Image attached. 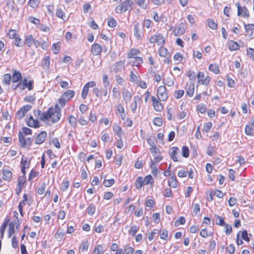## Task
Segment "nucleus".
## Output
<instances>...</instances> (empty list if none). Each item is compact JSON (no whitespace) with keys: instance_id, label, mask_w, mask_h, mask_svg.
<instances>
[{"instance_id":"58836bf2","label":"nucleus","mask_w":254,"mask_h":254,"mask_svg":"<svg viewBox=\"0 0 254 254\" xmlns=\"http://www.w3.org/2000/svg\"><path fill=\"white\" fill-rule=\"evenodd\" d=\"M116 109L118 113L120 114L121 119L122 120H125L126 115L125 114V110L123 105L121 103H118L116 106Z\"/></svg>"},{"instance_id":"ddd939ff","label":"nucleus","mask_w":254,"mask_h":254,"mask_svg":"<svg viewBox=\"0 0 254 254\" xmlns=\"http://www.w3.org/2000/svg\"><path fill=\"white\" fill-rule=\"evenodd\" d=\"M18 139L21 148H29L32 144L33 139L31 137L18 136Z\"/></svg>"},{"instance_id":"a18cd8bd","label":"nucleus","mask_w":254,"mask_h":254,"mask_svg":"<svg viewBox=\"0 0 254 254\" xmlns=\"http://www.w3.org/2000/svg\"><path fill=\"white\" fill-rule=\"evenodd\" d=\"M62 45V43L60 41H59L56 43H54L52 44L51 47V50L53 53V54L55 55H57L60 53L61 51V47Z\"/></svg>"},{"instance_id":"f3484780","label":"nucleus","mask_w":254,"mask_h":254,"mask_svg":"<svg viewBox=\"0 0 254 254\" xmlns=\"http://www.w3.org/2000/svg\"><path fill=\"white\" fill-rule=\"evenodd\" d=\"M236 243L238 245H241L243 244L242 240L248 242L250 241V238L248 237V234L247 230L239 231L237 234Z\"/></svg>"},{"instance_id":"9d476101","label":"nucleus","mask_w":254,"mask_h":254,"mask_svg":"<svg viewBox=\"0 0 254 254\" xmlns=\"http://www.w3.org/2000/svg\"><path fill=\"white\" fill-rule=\"evenodd\" d=\"M159 56L161 58H164L163 60L164 64H171L172 63L171 56L169 52L168 49L164 47V45L159 47L158 49Z\"/></svg>"},{"instance_id":"69168bd1","label":"nucleus","mask_w":254,"mask_h":254,"mask_svg":"<svg viewBox=\"0 0 254 254\" xmlns=\"http://www.w3.org/2000/svg\"><path fill=\"white\" fill-rule=\"evenodd\" d=\"M137 86L142 89H146L147 88L148 84L147 82L141 79L140 78L137 82L135 83Z\"/></svg>"},{"instance_id":"8fccbe9b","label":"nucleus","mask_w":254,"mask_h":254,"mask_svg":"<svg viewBox=\"0 0 254 254\" xmlns=\"http://www.w3.org/2000/svg\"><path fill=\"white\" fill-rule=\"evenodd\" d=\"M213 232H209L207 228H203L199 232L200 236L203 238L212 237L213 236Z\"/></svg>"},{"instance_id":"e2e57ef3","label":"nucleus","mask_w":254,"mask_h":254,"mask_svg":"<svg viewBox=\"0 0 254 254\" xmlns=\"http://www.w3.org/2000/svg\"><path fill=\"white\" fill-rule=\"evenodd\" d=\"M182 156L185 158H188L190 156V150L189 147L186 145L182 146L181 149Z\"/></svg>"},{"instance_id":"5fc2aeb1","label":"nucleus","mask_w":254,"mask_h":254,"mask_svg":"<svg viewBox=\"0 0 254 254\" xmlns=\"http://www.w3.org/2000/svg\"><path fill=\"white\" fill-rule=\"evenodd\" d=\"M39 0H29L27 5L34 10H36L40 4Z\"/></svg>"},{"instance_id":"f704fd0d","label":"nucleus","mask_w":254,"mask_h":254,"mask_svg":"<svg viewBox=\"0 0 254 254\" xmlns=\"http://www.w3.org/2000/svg\"><path fill=\"white\" fill-rule=\"evenodd\" d=\"M123 99L126 103L129 102L132 98V93L127 89H124L122 92Z\"/></svg>"},{"instance_id":"c9c22d12","label":"nucleus","mask_w":254,"mask_h":254,"mask_svg":"<svg viewBox=\"0 0 254 254\" xmlns=\"http://www.w3.org/2000/svg\"><path fill=\"white\" fill-rule=\"evenodd\" d=\"M12 82L13 83H17L21 81L22 80V74L19 71L16 69L13 70L12 74Z\"/></svg>"},{"instance_id":"603ef678","label":"nucleus","mask_w":254,"mask_h":254,"mask_svg":"<svg viewBox=\"0 0 254 254\" xmlns=\"http://www.w3.org/2000/svg\"><path fill=\"white\" fill-rule=\"evenodd\" d=\"M143 178L142 177H138L134 183L135 188L139 190L141 189L143 185H144Z\"/></svg>"},{"instance_id":"680f3d73","label":"nucleus","mask_w":254,"mask_h":254,"mask_svg":"<svg viewBox=\"0 0 254 254\" xmlns=\"http://www.w3.org/2000/svg\"><path fill=\"white\" fill-rule=\"evenodd\" d=\"M226 77L228 86L232 88H235L236 85V80L230 77L229 75H226Z\"/></svg>"},{"instance_id":"052dcab7","label":"nucleus","mask_w":254,"mask_h":254,"mask_svg":"<svg viewBox=\"0 0 254 254\" xmlns=\"http://www.w3.org/2000/svg\"><path fill=\"white\" fill-rule=\"evenodd\" d=\"M254 127L250 125V124H247L246 125L245 127V132L246 135L249 136H253L254 135Z\"/></svg>"},{"instance_id":"6e6d98bb","label":"nucleus","mask_w":254,"mask_h":254,"mask_svg":"<svg viewBox=\"0 0 254 254\" xmlns=\"http://www.w3.org/2000/svg\"><path fill=\"white\" fill-rule=\"evenodd\" d=\"M89 247V243L88 241L85 240L82 241L81 243L80 246L79 247V249L82 253L87 252Z\"/></svg>"},{"instance_id":"f03ea898","label":"nucleus","mask_w":254,"mask_h":254,"mask_svg":"<svg viewBox=\"0 0 254 254\" xmlns=\"http://www.w3.org/2000/svg\"><path fill=\"white\" fill-rule=\"evenodd\" d=\"M44 114L42 118L44 120V122L47 123H57L61 117V111L58 104L49 108L46 111L44 112Z\"/></svg>"},{"instance_id":"79ce46f5","label":"nucleus","mask_w":254,"mask_h":254,"mask_svg":"<svg viewBox=\"0 0 254 254\" xmlns=\"http://www.w3.org/2000/svg\"><path fill=\"white\" fill-rule=\"evenodd\" d=\"M32 130L26 127H22L21 129L19 131L18 136L30 135L32 134Z\"/></svg>"},{"instance_id":"a19ab883","label":"nucleus","mask_w":254,"mask_h":254,"mask_svg":"<svg viewBox=\"0 0 254 254\" xmlns=\"http://www.w3.org/2000/svg\"><path fill=\"white\" fill-rule=\"evenodd\" d=\"M41 66L44 69L48 70L50 66V57L45 56L41 62Z\"/></svg>"},{"instance_id":"5701e85b","label":"nucleus","mask_w":254,"mask_h":254,"mask_svg":"<svg viewBox=\"0 0 254 254\" xmlns=\"http://www.w3.org/2000/svg\"><path fill=\"white\" fill-rule=\"evenodd\" d=\"M209 197H207V199L208 201L211 202L213 200V196H216L218 198H222L224 196L223 192L219 190L214 189L211 190L208 192Z\"/></svg>"},{"instance_id":"aec40b11","label":"nucleus","mask_w":254,"mask_h":254,"mask_svg":"<svg viewBox=\"0 0 254 254\" xmlns=\"http://www.w3.org/2000/svg\"><path fill=\"white\" fill-rule=\"evenodd\" d=\"M48 133L46 131L43 130L38 133L35 137L34 143L36 145H41L46 140Z\"/></svg>"},{"instance_id":"37998d69","label":"nucleus","mask_w":254,"mask_h":254,"mask_svg":"<svg viewBox=\"0 0 254 254\" xmlns=\"http://www.w3.org/2000/svg\"><path fill=\"white\" fill-rule=\"evenodd\" d=\"M244 28L246 35L252 36L254 32V24H244Z\"/></svg>"},{"instance_id":"864d4df0","label":"nucleus","mask_w":254,"mask_h":254,"mask_svg":"<svg viewBox=\"0 0 254 254\" xmlns=\"http://www.w3.org/2000/svg\"><path fill=\"white\" fill-rule=\"evenodd\" d=\"M117 20L113 17H109L107 19V25L112 28H115L117 26Z\"/></svg>"},{"instance_id":"473e14b6","label":"nucleus","mask_w":254,"mask_h":254,"mask_svg":"<svg viewBox=\"0 0 254 254\" xmlns=\"http://www.w3.org/2000/svg\"><path fill=\"white\" fill-rule=\"evenodd\" d=\"M135 69L131 70L129 72V80L131 83H135L141 78L140 76L138 74L136 71L134 72Z\"/></svg>"},{"instance_id":"4c0bfd02","label":"nucleus","mask_w":254,"mask_h":254,"mask_svg":"<svg viewBox=\"0 0 254 254\" xmlns=\"http://www.w3.org/2000/svg\"><path fill=\"white\" fill-rule=\"evenodd\" d=\"M56 16L58 18L62 19L64 22L67 21V20L64 10L61 8H57L56 11Z\"/></svg>"},{"instance_id":"b1692460","label":"nucleus","mask_w":254,"mask_h":254,"mask_svg":"<svg viewBox=\"0 0 254 254\" xmlns=\"http://www.w3.org/2000/svg\"><path fill=\"white\" fill-rule=\"evenodd\" d=\"M208 69L214 74H220L221 73V64L212 63L209 64Z\"/></svg>"},{"instance_id":"c756f323","label":"nucleus","mask_w":254,"mask_h":254,"mask_svg":"<svg viewBox=\"0 0 254 254\" xmlns=\"http://www.w3.org/2000/svg\"><path fill=\"white\" fill-rule=\"evenodd\" d=\"M186 25L184 23H179L174 30V33L175 36H181L186 31Z\"/></svg>"},{"instance_id":"0e129e2a","label":"nucleus","mask_w":254,"mask_h":254,"mask_svg":"<svg viewBox=\"0 0 254 254\" xmlns=\"http://www.w3.org/2000/svg\"><path fill=\"white\" fill-rule=\"evenodd\" d=\"M183 55L181 53L177 52L173 56L174 61L175 62V64H180L183 60Z\"/></svg>"},{"instance_id":"7ed1b4c3","label":"nucleus","mask_w":254,"mask_h":254,"mask_svg":"<svg viewBox=\"0 0 254 254\" xmlns=\"http://www.w3.org/2000/svg\"><path fill=\"white\" fill-rule=\"evenodd\" d=\"M75 95V92L73 90L67 89L65 90L58 99L59 105H60L61 108L64 107L66 103L74 98Z\"/></svg>"},{"instance_id":"c85d7f7f","label":"nucleus","mask_w":254,"mask_h":254,"mask_svg":"<svg viewBox=\"0 0 254 254\" xmlns=\"http://www.w3.org/2000/svg\"><path fill=\"white\" fill-rule=\"evenodd\" d=\"M131 60H132L130 63L131 65L137 68L141 67L142 64L144 62L143 58L140 57V55H137L135 57H134Z\"/></svg>"},{"instance_id":"2f4dec72","label":"nucleus","mask_w":254,"mask_h":254,"mask_svg":"<svg viewBox=\"0 0 254 254\" xmlns=\"http://www.w3.org/2000/svg\"><path fill=\"white\" fill-rule=\"evenodd\" d=\"M113 130L114 134L120 138H121L122 136L125 134V132L121 127L116 123H114L113 125Z\"/></svg>"},{"instance_id":"de8ad7c7","label":"nucleus","mask_w":254,"mask_h":254,"mask_svg":"<svg viewBox=\"0 0 254 254\" xmlns=\"http://www.w3.org/2000/svg\"><path fill=\"white\" fill-rule=\"evenodd\" d=\"M35 39L32 34H29L25 36L24 43L29 48L33 45Z\"/></svg>"},{"instance_id":"e433bc0d","label":"nucleus","mask_w":254,"mask_h":254,"mask_svg":"<svg viewBox=\"0 0 254 254\" xmlns=\"http://www.w3.org/2000/svg\"><path fill=\"white\" fill-rule=\"evenodd\" d=\"M22 89L27 88L29 91L32 90L33 89L34 81L33 80L28 81L26 78H24L22 81Z\"/></svg>"},{"instance_id":"bb28decb","label":"nucleus","mask_w":254,"mask_h":254,"mask_svg":"<svg viewBox=\"0 0 254 254\" xmlns=\"http://www.w3.org/2000/svg\"><path fill=\"white\" fill-rule=\"evenodd\" d=\"M90 51L93 56H100L102 54V48L99 44L94 43L91 46Z\"/></svg>"},{"instance_id":"4be33fe9","label":"nucleus","mask_w":254,"mask_h":254,"mask_svg":"<svg viewBox=\"0 0 254 254\" xmlns=\"http://www.w3.org/2000/svg\"><path fill=\"white\" fill-rule=\"evenodd\" d=\"M179 149L177 146L171 147L169 151L170 158L174 162L181 161L180 156L179 155Z\"/></svg>"},{"instance_id":"423d86ee","label":"nucleus","mask_w":254,"mask_h":254,"mask_svg":"<svg viewBox=\"0 0 254 254\" xmlns=\"http://www.w3.org/2000/svg\"><path fill=\"white\" fill-rule=\"evenodd\" d=\"M33 201L32 196L30 194L24 193L22 196V199L19 201L18 205V211L20 215L23 217L24 216V207L26 204L28 206L31 205Z\"/></svg>"},{"instance_id":"338daca9","label":"nucleus","mask_w":254,"mask_h":254,"mask_svg":"<svg viewBox=\"0 0 254 254\" xmlns=\"http://www.w3.org/2000/svg\"><path fill=\"white\" fill-rule=\"evenodd\" d=\"M212 124L210 122L204 123L203 125V127L202 129V132L204 133L208 132L212 128Z\"/></svg>"},{"instance_id":"393cba45","label":"nucleus","mask_w":254,"mask_h":254,"mask_svg":"<svg viewBox=\"0 0 254 254\" xmlns=\"http://www.w3.org/2000/svg\"><path fill=\"white\" fill-rule=\"evenodd\" d=\"M142 99L139 95H135L133 97V102L130 105V109L133 114L135 113L137 109V105L141 104Z\"/></svg>"},{"instance_id":"a878e982","label":"nucleus","mask_w":254,"mask_h":254,"mask_svg":"<svg viewBox=\"0 0 254 254\" xmlns=\"http://www.w3.org/2000/svg\"><path fill=\"white\" fill-rule=\"evenodd\" d=\"M185 89L186 96L192 97L193 96L195 90L194 83L192 82H187L185 86Z\"/></svg>"},{"instance_id":"cd10ccee","label":"nucleus","mask_w":254,"mask_h":254,"mask_svg":"<svg viewBox=\"0 0 254 254\" xmlns=\"http://www.w3.org/2000/svg\"><path fill=\"white\" fill-rule=\"evenodd\" d=\"M227 47L229 51L233 52L239 50L241 46L237 42L233 40H229L227 42Z\"/></svg>"},{"instance_id":"412c9836","label":"nucleus","mask_w":254,"mask_h":254,"mask_svg":"<svg viewBox=\"0 0 254 254\" xmlns=\"http://www.w3.org/2000/svg\"><path fill=\"white\" fill-rule=\"evenodd\" d=\"M25 122L28 127L32 128H37L41 126V123L38 119H35L32 115L28 117Z\"/></svg>"},{"instance_id":"0eeeda50","label":"nucleus","mask_w":254,"mask_h":254,"mask_svg":"<svg viewBox=\"0 0 254 254\" xmlns=\"http://www.w3.org/2000/svg\"><path fill=\"white\" fill-rule=\"evenodd\" d=\"M148 42L150 44H155L159 47L165 45L166 37L160 33H157L152 35L148 39Z\"/></svg>"},{"instance_id":"20e7f679","label":"nucleus","mask_w":254,"mask_h":254,"mask_svg":"<svg viewBox=\"0 0 254 254\" xmlns=\"http://www.w3.org/2000/svg\"><path fill=\"white\" fill-rule=\"evenodd\" d=\"M6 36L9 39L13 40L14 45L16 47H21L23 46V41L19 36L18 30L9 29Z\"/></svg>"},{"instance_id":"4468645a","label":"nucleus","mask_w":254,"mask_h":254,"mask_svg":"<svg viewBox=\"0 0 254 254\" xmlns=\"http://www.w3.org/2000/svg\"><path fill=\"white\" fill-rule=\"evenodd\" d=\"M151 100L152 101V105L154 110L157 112H161L164 109V105L161 103L162 100L156 98L154 96H151Z\"/></svg>"},{"instance_id":"09e8293b","label":"nucleus","mask_w":254,"mask_h":254,"mask_svg":"<svg viewBox=\"0 0 254 254\" xmlns=\"http://www.w3.org/2000/svg\"><path fill=\"white\" fill-rule=\"evenodd\" d=\"M160 238L166 242L169 240V232L166 229L159 230Z\"/></svg>"},{"instance_id":"7c9ffc66","label":"nucleus","mask_w":254,"mask_h":254,"mask_svg":"<svg viewBox=\"0 0 254 254\" xmlns=\"http://www.w3.org/2000/svg\"><path fill=\"white\" fill-rule=\"evenodd\" d=\"M141 51L137 48H131L127 52V58L128 60H131L134 57L141 55Z\"/></svg>"},{"instance_id":"4d7b16f0","label":"nucleus","mask_w":254,"mask_h":254,"mask_svg":"<svg viewBox=\"0 0 254 254\" xmlns=\"http://www.w3.org/2000/svg\"><path fill=\"white\" fill-rule=\"evenodd\" d=\"M183 105L180 106V108L181 110L179 111L176 115V118L178 120H181L184 119L186 116V112L183 110Z\"/></svg>"},{"instance_id":"13d9d810","label":"nucleus","mask_w":254,"mask_h":254,"mask_svg":"<svg viewBox=\"0 0 254 254\" xmlns=\"http://www.w3.org/2000/svg\"><path fill=\"white\" fill-rule=\"evenodd\" d=\"M207 25L208 27L212 30H216L218 28L217 23L212 18L207 19Z\"/></svg>"},{"instance_id":"72a5a7b5","label":"nucleus","mask_w":254,"mask_h":254,"mask_svg":"<svg viewBox=\"0 0 254 254\" xmlns=\"http://www.w3.org/2000/svg\"><path fill=\"white\" fill-rule=\"evenodd\" d=\"M179 181L175 175H172L168 180V185L170 188L176 189L178 187Z\"/></svg>"},{"instance_id":"774afa93","label":"nucleus","mask_w":254,"mask_h":254,"mask_svg":"<svg viewBox=\"0 0 254 254\" xmlns=\"http://www.w3.org/2000/svg\"><path fill=\"white\" fill-rule=\"evenodd\" d=\"M103 252V248L101 245L95 246L92 251V254H102Z\"/></svg>"},{"instance_id":"1a4fd4ad","label":"nucleus","mask_w":254,"mask_h":254,"mask_svg":"<svg viewBox=\"0 0 254 254\" xmlns=\"http://www.w3.org/2000/svg\"><path fill=\"white\" fill-rule=\"evenodd\" d=\"M13 169L9 166L2 167L0 171L1 178L5 182H10L13 179Z\"/></svg>"},{"instance_id":"39448f33","label":"nucleus","mask_w":254,"mask_h":254,"mask_svg":"<svg viewBox=\"0 0 254 254\" xmlns=\"http://www.w3.org/2000/svg\"><path fill=\"white\" fill-rule=\"evenodd\" d=\"M134 4L132 0H125L115 8V12L118 14H122L127 10H131Z\"/></svg>"},{"instance_id":"f8f14e48","label":"nucleus","mask_w":254,"mask_h":254,"mask_svg":"<svg viewBox=\"0 0 254 254\" xmlns=\"http://www.w3.org/2000/svg\"><path fill=\"white\" fill-rule=\"evenodd\" d=\"M162 100V102H166L168 99V92L165 85H160L158 87L156 91V97Z\"/></svg>"},{"instance_id":"a211bd4d","label":"nucleus","mask_w":254,"mask_h":254,"mask_svg":"<svg viewBox=\"0 0 254 254\" xmlns=\"http://www.w3.org/2000/svg\"><path fill=\"white\" fill-rule=\"evenodd\" d=\"M26 183V178L25 175H22L18 177L17 179V188L15 192L17 195H19L22 190L25 187Z\"/></svg>"},{"instance_id":"49530a36","label":"nucleus","mask_w":254,"mask_h":254,"mask_svg":"<svg viewBox=\"0 0 254 254\" xmlns=\"http://www.w3.org/2000/svg\"><path fill=\"white\" fill-rule=\"evenodd\" d=\"M175 107L168 108L167 109V118L169 121H172L175 119Z\"/></svg>"},{"instance_id":"6e6552de","label":"nucleus","mask_w":254,"mask_h":254,"mask_svg":"<svg viewBox=\"0 0 254 254\" xmlns=\"http://www.w3.org/2000/svg\"><path fill=\"white\" fill-rule=\"evenodd\" d=\"M197 82L198 84L205 86H208L210 84L212 78L209 75H205L203 71H198L196 74Z\"/></svg>"},{"instance_id":"c03bdc74","label":"nucleus","mask_w":254,"mask_h":254,"mask_svg":"<svg viewBox=\"0 0 254 254\" xmlns=\"http://www.w3.org/2000/svg\"><path fill=\"white\" fill-rule=\"evenodd\" d=\"M6 5L8 8L11 11L18 13L19 10V8L16 5L15 1L13 0L7 1Z\"/></svg>"},{"instance_id":"dca6fc26","label":"nucleus","mask_w":254,"mask_h":254,"mask_svg":"<svg viewBox=\"0 0 254 254\" xmlns=\"http://www.w3.org/2000/svg\"><path fill=\"white\" fill-rule=\"evenodd\" d=\"M32 109V106L30 105H25L21 107L16 113V118L20 120L22 119L24 116L26 115L28 112H29Z\"/></svg>"},{"instance_id":"6ab92c4d","label":"nucleus","mask_w":254,"mask_h":254,"mask_svg":"<svg viewBox=\"0 0 254 254\" xmlns=\"http://www.w3.org/2000/svg\"><path fill=\"white\" fill-rule=\"evenodd\" d=\"M30 164L31 159L23 155L20 161L21 171L22 174H26V169L29 168Z\"/></svg>"},{"instance_id":"9b49d317","label":"nucleus","mask_w":254,"mask_h":254,"mask_svg":"<svg viewBox=\"0 0 254 254\" xmlns=\"http://www.w3.org/2000/svg\"><path fill=\"white\" fill-rule=\"evenodd\" d=\"M235 5L237 8L238 16L246 19L249 18L250 16V11L245 5L242 6L240 2H236Z\"/></svg>"},{"instance_id":"3c124183","label":"nucleus","mask_w":254,"mask_h":254,"mask_svg":"<svg viewBox=\"0 0 254 254\" xmlns=\"http://www.w3.org/2000/svg\"><path fill=\"white\" fill-rule=\"evenodd\" d=\"M47 185L45 183H42L40 184L37 189V193L40 195L44 194L46 190Z\"/></svg>"},{"instance_id":"ea45409f","label":"nucleus","mask_w":254,"mask_h":254,"mask_svg":"<svg viewBox=\"0 0 254 254\" xmlns=\"http://www.w3.org/2000/svg\"><path fill=\"white\" fill-rule=\"evenodd\" d=\"M134 36L137 40H141L143 37V34L141 33L139 29V24L136 23L134 25L133 29Z\"/></svg>"},{"instance_id":"f257e3e1","label":"nucleus","mask_w":254,"mask_h":254,"mask_svg":"<svg viewBox=\"0 0 254 254\" xmlns=\"http://www.w3.org/2000/svg\"><path fill=\"white\" fill-rule=\"evenodd\" d=\"M20 226V222L19 220L10 221L9 218H5L0 227L1 239L3 238L6 227H7L8 237L10 238L16 232L18 231Z\"/></svg>"},{"instance_id":"bf43d9fd","label":"nucleus","mask_w":254,"mask_h":254,"mask_svg":"<svg viewBox=\"0 0 254 254\" xmlns=\"http://www.w3.org/2000/svg\"><path fill=\"white\" fill-rule=\"evenodd\" d=\"M144 184L145 185L150 184L151 187L154 185V179L151 175L146 176L143 179Z\"/></svg>"},{"instance_id":"2eb2a0df","label":"nucleus","mask_w":254,"mask_h":254,"mask_svg":"<svg viewBox=\"0 0 254 254\" xmlns=\"http://www.w3.org/2000/svg\"><path fill=\"white\" fill-rule=\"evenodd\" d=\"M126 68V61L125 60H120L114 64L112 67V71L116 73L121 72Z\"/></svg>"}]
</instances>
